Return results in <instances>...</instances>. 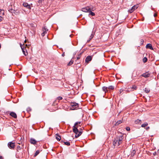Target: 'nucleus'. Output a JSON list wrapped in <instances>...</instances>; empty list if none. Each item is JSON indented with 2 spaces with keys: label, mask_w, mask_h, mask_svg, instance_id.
<instances>
[{
  "label": "nucleus",
  "mask_w": 159,
  "mask_h": 159,
  "mask_svg": "<svg viewBox=\"0 0 159 159\" xmlns=\"http://www.w3.org/2000/svg\"><path fill=\"white\" fill-rule=\"evenodd\" d=\"M81 123V122H76L74 126L73 127V131L75 134V137L77 138L79 137L82 134V132L81 131H79L77 128L79 126H80V124Z\"/></svg>",
  "instance_id": "obj_1"
},
{
  "label": "nucleus",
  "mask_w": 159,
  "mask_h": 159,
  "mask_svg": "<svg viewBox=\"0 0 159 159\" xmlns=\"http://www.w3.org/2000/svg\"><path fill=\"white\" fill-rule=\"evenodd\" d=\"M123 137L122 136H119L116 137L114 140L113 143L114 146H118L122 143Z\"/></svg>",
  "instance_id": "obj_2"
},
{
  "label": "nucleus",
  "mask_w": 159,
  "mask_h": 159,
  "mask_svg": "<svg viewBox=\"0 0 159 159\" xmlns=\"http://www.w3.org/2000/svg\"><path fill=\"white\" fill-rule=\"evenodd\" d=\"M91 8L89 6L86 7H85L82 8L81 9L82 11L85 12H89L91 11Z\"/></svg>",
  "instance_id": "obj_3"
},
{
  "label": "nucleus",
  "mask_w": 159,
  "mask_h": 159,
  "mask_svg": "<svg viewBox=\"0 0 159 159\" xmlns=\"http://www.w3.org/2000/svg\"><path fill=\"white\" fill-rule=\"evenodd\" d=\"M138 7V5H136L133 6L131 9H129L128 10L129 12L130 13H132L134 11H135L136 9H137Z\"/></svg>",
  "instance_id": "obj_4"
},
{
  "label": "nucleus",
  "mask_w": 159,
  "mask_h": 159,
  "mask_svg": "<svg viewBox=\"0 0 159 159\" xmlns=\"http://www.w3.org/2000/svg\"><path fill=\"white\" fill-rule=\"evenodd\" d=\"M48 31L46 26H44L42 29L43 33L41 34V35L43 37L45 34H47V31Z\"/></svg>",
  "instance_id": "obj_5"
},
{
  "label": "nucleus",
  "mask_w": 159,
  "mask_h": 159,
  "mask_svg": "<svg viewBox=\"0 0 159 159\" xmlns=\"http://www.w3.org/2000/svg\"><path fill=\"white\" fill-rule=\"evenodd\" d=\"M71 105L74 109L78 108L79 106L78 104L75 102H71Z\"/></svg>",
  "instance_id": "obj_6"
},
{
  "label": "nucleus",
  "mask_w": 159,
  "mask_h": 159,
  "mask_svg": "<svg viewBox=\"0 0 159 159\" xmlns=\"http://www.w3.org/2000/svg\"><path fill=\"white\" fill-rule=\"evenodd\" d=\"M9 148L11 149H13L15 147V144L14 143L9 142L8 144Z\"/></svg>",
  "instance_id": "obj_7"
},
{
  "label": "nucleus",
  "mask_w": 159,
  "mask_h": 159,
  "mask_svg": "<svg viewBox=\"0 0 159 159\" xmlns=\"http://www.w3.org/2000/svg\"><path fill=\"white\" fill-rule=\"evenodd\" d=\"M92 59V57L90 56H88L86 58L85 61L86 63H89L90 61H91Z\"/></svg>",
  "instance_id": "obj_8"
},
{
  "label": "nucleus",
  "mask_w": 159,
  "mask_h": 159,
  "mask_svg": "<svg viewBox=\"0 0 159 159\" xmlns=\"http://www.w3.org/2000/svg\"><path fill=\"white\" fill-rule=\"evenodd\" d=\"M150 75V74H149L148 72H145L143 74L141 75V76L145 77V78H147L149 77Z\"/></svg>",
  "instance_id": "obj_9"
},
{
  "label": "nucleus",
  "mask_w": 159,
  "mask_h": 159,
  "mask_svg": "<svg viewBox=\"0 0 159 159\" xmlns=\"http://www.w3.org/2000/svg\"><path fill=\"white\" fill-rule=\"evenodd\" d=\"M10 115L15 118H16L17 116L16 113L13 112H11L10 113Z\"/></svg>",
  "instance_id": "obj_10"
},
{
  "label": "nucleus",
  "mask_w": 159,
  "mask_h": 159,
  "mask_svg": "<svg viewBox=\"0 0 159 159\" xmlns=\"http://www.w3.org/2000/svg\"><path fill=\"white\" fill-rule=\"evenodd\" d=\"M23 5L24 7H26L28 9H30L31 8L30 6L27 3L24 2Z\"/></svg>",
  "instance_id": "obj_11"
},
{
  "label": "nucleus",
  "mask_w": 159,
  "mask_h": 159,
  "mask_svg": "<svg viewBox=\"0 0 159 159\" xmlns=\"http://www.w3.org/2000/svg\"><path fill=\"white\" fill-rule=\"evenodd\" d=\"M146 47L147 48H149L151 50H153V48L152 47V44L150 43H148L147 44Z\"/></svg>",
  "instance_id": "obj_12"
},
{
  "label": "nucleus",
  "mask_w": 159,
  "mask_h": 159,
  "mask_svg": "<svg viewBox=\"0 0 159 159\" xmlns=\"http://www.w3.org/2000/svg\"><path fill=\"white\" fill-rule=\"evenodd\" d=\"M30 143L31 144H36L37 141L35 139L31 138L30 139Z\"/></svg>",
  "instance_id": "obj_13"
},
{
  "label": "nucleus",
  "mask_w": 159,
  "mask_h": 159,
  "mask_svg": "<svg viewBox=\"0 0 159 159\" xmlns=\"http://www.w3.org/2000/svg\"><path fill=\"white\" fill-rule=\"evenodd\" d=\"M102 90L103 91L105 92V93L108 91V88L107 87L103 86L102 87Z\"/></svg>",
  "instance_id": "obj_14"
},
{
  "label": "nucleus",
  "mask_w": 159,
  "mask_h": 159,
  "mask_svg": "<svg viewBox=\"0 0 159 159\" xmlns=\"http://www.w3.org/2000/svg\"><path fill=\"white\" fill-rule=\"evenodd\" d=\"M95 32H93V31L92 32V33L91 34V35L90 37L89 40V41L88 40V42L90 41V40L92 39L94 37V35L95 34Z\"/></svg>",
  "instance_id": "obj_15"
},
{
  "label": "nucleus",
  "mask_w": 159,
  "mask_h": 159,
  "mask_svg": "<svg viewBox=\"0 0 159 159\" xmlns=\"http://www.w3.org/2000/svg\"><path fill=\"white\" fill-rule=\"evenodd\" d=\"M56 138L57 140L58 141H60L61 139V138L57 134H56Z\"/></svg>",
  "instance_id": "obj_16"
},
{
  "label": "nucleus",
  "mask_w": 159,
  "mask_h": 159,
  "mask_svg": "<svg viewBox=\"0 0 159 159\" xmlns=\"http://www.w3.org/2000/svg\"><path fill=\"white\" fill-rule=\"evenodd\" d=\"M136 153V151L135 150H133L131 152V156L132 157H133L134 155Z\"/></svg>",
  "instance_id": "obj_17"
},
{
  "label": "nucleus",
  "mask_w": 159,
  "mask_h": 159,
  "mask_svg": "<svg viewBox=\"0 0 159 159\" xmlns=\"http://www.w3.org/2000/svg\"><path fill=\"white\" fill-rule=\"evenodd\" d=\"M20 46L21 48V49L22 50V51H23V53H24V54L25 55V56H26V55L25 54V52L24 50V47L23 46H22V45L20 44Z\"/></svg>",
  "instance_id": "obj_18"
},
{
  "label": "nucleus",
  "mask_w": 159,
  "mask_h": 159,
  "mask_svg": "<svg viewBox=\"0 0 159 159\" xmlns=\"http://www.w3.org/2000/svg\"><path fill=\"white\" fill-rule=\"evenodd\" d=\"M131 88V90H130L131 91H134V90H136L137 88L136 86L135 85H133Z\"/></svg>",
  "instance_id": "obj_19"
},
{
  "label": "nucleus",
  "mask_w": 159,
  "mask_h": 159,
  "mask_svg": "<svg viewBox=\"0 0 159 159\" xmlns=\"http://www.w3.org/2000/svg\"><path fill=\"white\" fill-rule=\"evenodd\" d=\"M144 92L146 93H148L150 92V90L148 88H145L144 89Z\"/></svg>",
  "instance_id": "obj_20"
},
{
  "label": "nucleus",
  "mask_w": 159,
  "mask_h": 159,
  "mask_svg": "<svg viewBox=\"0 0 159 159\" xmlns=\"http://www.w3.org/2000/svg\"><path fill=\"white\" fill-rule=\"evenodd\" d=\"M13 13L15 14V15H18L19 14L20 11L18 10H16V11L14 10Z\"/></svg>",
  "instance_id": "obj_21"
},
{
  "label": "nucleus",
  "mask_w": 159,
  "mask_h": 159,
  "mask_svg": "<svg viewBox=\"0 0 159 159\" xmlns=\"http://www.w3.org/2000/svg\"><path fill=\"white\" fill-rule=\"evenodd\" d=\"M89 16L91 15L92 16H93L95 15V14L93 12H92L91 10V11L90 12H89Z\"/></svg>",
  "instance_id": "obj_22"
},
{
  "label": "nucleus",
  "mask_w": 159,
  "mask_h": 159,
  "mask_svg": "<svg viewBox=\"0 0 159 159\" xmlns=\"http://www.w3.org/2000/svg\"><path fill=\"white\" fill-rule=\"evenodd\" d=\"M141 120L137 119V120H135L134 122L136 124H141Z\"/></svg>",
  "instance_id": "obj_23"
},
{
  "label": "nucleus",
  "mask_w": 159,
  "mask_h": 159,
  "mask_svg": "<svg viewBox=\"0 0 159 159\" xmlns=\"http://www.w3.org/2000/svg\"><path fill=\"white\" fill-rule=\"evenodd\" d=\"M148 124L147 122H145L144 124L141 125V127H144L145 126H147Z\"/></svg>",
  "instance_id": "obj_24"
},
{
  "label": "nucleus",
  "mask_w": 159,
  "mask_h": 159,
  "mask_svg": "<svg viewBox=\"0 0 159 159\" xmlns=\"http://www.w3.org/2000/svg\"><path fill=\"white\" fill-rule=\"evenodd\" d=\"M40 152L39 150H38L36 151L34 155V157H36Z\"/></svg>",
  "instance_id": "obj_25"
},
{
  "label": "nucleus",
  "mask_w": 159,
  "mask_h": 159,
  "mask_svg": "<svg viewBox=\"0 0 159 159\" xmlns=\"http://www.w3.org/2000/svg\"><path fill=\"white\" fill-rule=\"evenodd\" d=\"M82 54V53H80L78 55V56H77V59H76V61H77V60H79V59H80L81 57V55Z\"/></svg>",
  "instance_id": "obj_26"
},
{
  "label": "nucleus",
  "mask_w": 159,
  "mask_h": 159,
  "mask_svg": "<svg viewBox=\"0 0 159 159\" xmlns=\"http://www.w3.org/2000/svg\"><path fill=\"white\" fill-rule=\"evenodd\" d=\"M148 59L146 57H144L143 58V61L144 63H145L147 62Z\"/></svg>",
  "instance_id": "obj_27"
},
{
  "label": "nucleus",
  "mask_w": 159,
  "mask_h": 159,
  "mask_svg": "<svg viewBox=\"0 0 159 159\" xmlns=\"http://www.w3.org/2000/svg\"><path fill=\"white\" fill-rule=\"evenodd\" d=\"M122 122V121L121 120H118V121L115 124V125H118L119 124H120Z\"/></svg>",
  "instance_id": "obj_28"
},
{
  "label": "nucleus",
  "mask_w": 159,
  "mask_h": 159,
  "mask_svg": "<svg viewBox=\"0 0 159 159\" xmlns=\"http://www.w3.org/2000/svg\"><path fill=\"white\" fill-rule=\"evenodd\" d=\"M108 89H111V90H113L114 89V87L113 86H110L108 87Z\"/></svg>",
  "instance_id": "obj_29"
},
{
  "label": "nucleus",
  "mask_w": 159,
  "mask_h": 159,
  "mask_svg": "<svg viewBox=\"0 0 159 159\" xmlns=\"http://www.w3.org/2000/svg\"><path fill=\"white\" fill-rule=\"evenodd\" d=\"M73 61L71 60L69 63L67 64V66H70L73 64Z\"/></svg>",
  "instance_id": "obj_30"
},
{
  "label": "nucleus",
  "mask_w": 159,
  "mask_h": 159,
  "mask_svg": "<svg viewBox=\"0 0 159 159\" xmlns=\"http://www.w3.org/2000/svg\"><path fill=\"white\" fill-rule=\"evenodd\" d=\"M143 42H144L143 40V39H141L140 40V45H143Z\"/></svg>",
  "instance_id": "obj_31"
},
{
  "label": "nucleus",
  "mask_w": 159,
  "mask_h": 159,
  "mask_svg": "<svg viewBox=\"0 0 159 159\" xmlns=\"http://www.w3.org/2000/svg\"><path fill=\"white\" fill-rule=\"evenodd\" d=\"M14 10H14L13 9H10L8 10V11L12 13H13L14 12Z\"/></svg>",
  "instance_id": "obj_32"
},
{
  "label": "nucleus",
  "mask_w": 159,
  "mask_h": 159,
  "mask_svg": "<svg viewBox=\"0 0 159 159\" xmlns=\"http://www.w3.org/2000/svg\"><path fill=\"white\" fill-rule=\"evenodd\" d=\"M64 143L65 145L67 146H69L70 145V143L69 142H64Z\"/></svg>",
  "instance_id": "obj_33"
},
{
  "label": "nucleus",
  "mask_w": 159,
  "mask_h": 159,
  "mask_svg": "<svg viewBox=\"0 0 159 159\" xmlns=\"http://www.w3.org/2000/svg\"><path fill=\"white\" fill-rule=\"evenodd\" d=\"M62 99V98L61 96H59L57 98V99L58 100H61Z\"/></svg>",
  "instance_id": "obj_34"
},
{
  "label": "nucleus",
  "mask_w": 159,
  "mask_h": 159,
  "mask_svg": "<svg viewBox=\"0 0 159 159\" xmlns=\"http://www.w3.org/2000/svg\"><path fill=\"white\" fill-rule=\"evenodd\" d=\"M27 111L28 112H29L31 111V109L30 107H28L27 109Z\"/></svg>",
  "instance_id": "obj_35"
},
{
  "label": "nucleus",
  "mask_w": 159,
  "mask_h": 159,
  "mask_svg": "<svg viewBox=\"0 0 159 159\" xmlns=\"http://www.w3.org/2000/svg\"><path fill=\"white\" fill-rule=\"evenodd\" d=\"M126 130L128 131L130 130V128L129 127H127L126 128Z\"/></svg>",
  "instance_id": "obj_36"
},
{
  "label": "nucleus",
  "mask_w": 159,
  "mask_h": 159,
  "mask_svg": "<svg viewBox=\"0 0 159 159\" xmlns=\"http://www.w3.org/2000/svg\"><path fill=\"white\" fill-rule=\"evenodd\" d=\"M17 148L18 150H20L21 148H20V146H17Z\"/></svg>",
  "instance_id": "obj_37"
},
{
  "label": "nucleus",
  "mask_w": 159,
  "mask_h": 159,
  "mask_svg": "<svg viewBox=\"0 0 159 159\" xmlns=\"http://www.w3.org/2000/svg\"><path fill=\"white\" fill-rule=\"evenodd\" d=\"M3 19V18L1 16H0V22H1V21H2V20Z\"/></svg>",
  "instance_id": "obj_38"
},
{
  "label": "nucleus",
  "mask_w": 159,
  "mask_h": 159,
  "mask_svg": "<svg viewBox=\"0 0 159 159\" xmlns=\"http://www.w3.org/2000/svg\"><path fill=\"white\" fill-rule=\"evenodd\" d=\"M157 14L156 13H155L153 15L154 17H156V16H157Z\"/></svg>",
  "instance_id": "obj_39"
},
{
  "label": "nucleus",
  "mask_w": 159,
  "mask_h": 159,
  "mask_svg": "<svg viewBox=\"0 0 159 159\" xmlns=\"http://www.w3.org/2000/svg\"><path fill=\"white\" fill-rule=\"evenodd\" d=\"M149 128H150L149 127H147L146 128V130H148L149 129Z\"/></svg>",
  "instance_id": "obj_40"
},
{
  "label": "nucleus",
  "mask_w": 159,
  "mask_h": 159,
  "mask_svg": "<svg viewBox=\"0 0 159 159\" xmlns=\"http://www.w3.org/2000/svg\"><path fill=\"white\" fill-rule=\"evenodd\" d=\"M43 0H39V3H41Z\"/></svg>",
  "instance_id": "obj_41"
},
{
  "label": "nucleus",
  "mask_w": 159,
  "mask_h": 159,
  "mask_svg": "<svg viewBox=\"0 0 159 159\" xmlns=\"http://www.w3.org/2000/svg\"><path fill=\"white\" fill-rule=\"evenodd\" d=\"M61 56H62V57H64V56H65V52H64L61 55Z\"/></svg>",
  "instance_id": "obj_42"
},
{
  "label": "nucleus",
  "mask_w": 159,
  "mask_h": 159,
  "mask_svg": "<svg viewBox=\"0 0 159 159\" xmlns=\"http://www.w3.org/2000/svg\"><path fill=\"white\" fill-rule=\"evenodd\" d=\"M153 155L154 156H156L157 155V153L156 152H154L153 153Z\"/></svg>",
  "instance_id": "obj_43"
},
{
  "label": "nucleus",
  "mask_w": 159,
  "mask_h": 159,
  "mask_svg": "<svg viewBox=\"0 0 159 159\" xmlns=\"http://www.w3.org/2000/svg\"><path fill=\"white\" fill-rule=\"evenodd\" d=\"M0 159H3V157L1 156H0Z\"/></svg>",
  "instance_id": "obj_44"
},
{
  "label": "nucleus",
  "mask_w": 159,
  "mask_h": 159,
  "mask_svg": "<svg viewBox=\"0 0 159 159\" xmlns=\"http://www.w3.org/2000/svg\"><path fill=\"white\" fill-rule=\"evenodd\" d=\"M157 78L158 79H159V74H158V75H157Z\"/></svg>",
  "instance_id": "obj_45"
},
{
  "label": "nucleus",
  "mask_w": 159,
  "mask_h": 159,
  "mask_svg": "<svg viewBox=\"0 0 159 159\" xmlns=\"http://www.w3.org/2000/svg\"><path fill=\"white\" fill-rule=\"evenodd\" d=\"M50 111H55V110H52V111H51V110H50Z\"/></svg>",
  "instance_id": "obj_46"
},
{
  "label": "nucleus",
  "mask_w": 159,
  "mask_h": 159,
  "mask_svg": "<svg viewBox=\"0 0 159 159\" xmlns=\"http://www.w3.org/2000/svg\"><path fill=\"white\" fill-rule=\"evenodd\" d=\"M20 143H21V142H19L18 144H20Z\"/></svg>",
  "instance_id": "obj_47"
},
{
  "label": "nucleus",
  "mask_w": 159,
  "mask_h": 159,
  "mask_svg": "<svg viewBox=\"0 0 159 159\" xmlns=\"http://www.w3.org/2000/svg\"><path fill=\"white\" fill-rule=\"evenodd\" d=\"M2 10L0 9V12H1Z\"/></svg>",
  "instance_id": "obj_48"
},
{
  "label": "nucleus",
  "mask_w": 159,
  "mask_h": 159,
  "mask_svg": "<svg viewBox=\"0 0 159 159\" xmlns=\"http://www.w3.org/2000/svg\"><path fill=\"white\" fill-rule=\"evenodd\" d=\"M121 89H120V93H121L122 92V90L121 91Z\"/></svg>",
  "instance_id": "obj_49"
},
{
  "label": "nucleus",
  "mask_w": 159,
  "mask_h": 159,
  "mask_svg": "<svg viewBox=\"0 0 159 159\" xmlns=\"http://www.w3.org/2000/svg\"><path fill=\"white\" fill-rule=\"evenodd\" d=\"M26 40H25V43H26Z\"/></svg>",
  "instance_id": "obj_50"
},
{
  "label": "nucleus",
  "mask_w": 159,
  "mask_h": 159,
  "mask_svg": "<svg viewBox=\"0 0 159 159\" xmlns=\"http://www.w3.org/2000/svg\"><path fill=\"white\" fill-rule=\"evenodd\" d=\"M25 46H27V44H25Z\"/></svg>",
  "instance_id": "obj_51"
},
{
  "label": "nucleus",
  "mask_w": 159,
  "mask_h": 159,
  "mask_svg": "<svg viewBox=\"0 0 159 159\" xmlns=\"http://www.w3.org/2000/svg\"><path fill=\"white\" fill-rule=\"evenodd\" d=\"M79 63V62H77V64H78V63Z\"/></svg>",
  "instance_id": "obj_52"
}]
</instances>
